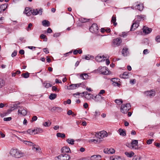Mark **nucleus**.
Wrapping results in <instances>:
<instances>
[{"label":"nucleus","instance_id":"nucleus-1","mask_svg":"<svg viewBox=\"0 0 160 160\" xmlns=\"http://www.w3.org/2000/svg\"><path fill=\"white\" fill-rule=\"evenodd\" d=\"M102 58H103V59L102 60H109V57L108 56H105L104 55L101 56L100 54H98L95 58L94 56L90 55H88L87 56L83 55L82 56V59H85L86 60H92L94 59L95 60H98V59H102Z\"/></svg>","mask_w":160,"mask_h":160},{"label":"nucleus","instance_id":"nucleus-2","mask_svg":"<svg viewBox=\"0 0 160 160\" xmlns=\"http://www.w3.org/2000/svg\"><path fill=\"white\" fill-rule=\"evenodd\" d=\"M10 154L12 157L15 158H19L25 156L24 153L22 152L21 151L17 149H12L10 152Z\"/></svg>","mask_w":160,"mask_h":160},{"label":"nucleus","instance_id":"nucleus-3","mask_svg":"<svg viewBox=\"0 0 160 160\" xmlns=\"http://www.w3.org/2000/svg\"><path fill=\"white\" fill-rule=\"evenodd\" d=\"M131 108L130 103L122 105L120 108L121 112L124 114L127 113L131 109Z\"/></svg>","mask_w":160,"mask_h":160},{"label":"nucleus","instance_id":"nucleus-4","mask_svg":"<svg viewBox=\"0 0 160 160\" xmlns=\"http://www.w3.org/2000/svg\"><path fill=\"white\" fill-rule=\"evenodd\" d=\"M98 70L99 73L103 75H108L110 74V71L106 67H102L101 66L98 68Z\"/></svg>","mask_w":160,"mask_h":160},{"label":"nucleus","instance_id":"nucleus-5","mask_svg":"<svg viewBox=\"0 0 160 160\" xmlns=\"http://www.w3.org/2000/svg\"><path fill=\"white\" fill-rule=\"evenodd\" d=\"M70 158V156L66 153H62L55 157L56 160H69Z\"/></svg>","mask_w":160,"mask_h":160},{"label":"nucleus","instance_id":"nucleus-6","mask_svg":"<svg viewBox=\"0 0 160 160\" xmlns=\"http://www.w3.org/2000/svg\"><path fill=\"white\" fill-rule=\"evenodd\" d=\"M98 29L99 28L96 23H93L89 28L90 31L92 33H97Z\"/></svg>","mask_w":160,"mask_h":160},{"label":"nucleus","instance_id":"nucleus-7","mask_svg":"<svg viewBox=\"0 0 160 160\" xmlns=\"http://www.w3.org/2000/svg\"><path fill=\"white\" fill-rule=\"evenodd\" d=\"M122 42V40L120 38H117L114 39L112 41L113 45L114 47L118 46Z\"/></svg>","mask_w":160,"mask_h":160},{"label":"nucleus","instance_id":"nucleus-8","mask_svg":"<svg viewBox=\"0 0 160 160\" xmlns=\"http://www.w3.org/2000/svg\"><path fill=\"white\" fill-rule=\"evenodd\" d=\"M120 79L118 78H113L111 79V81L112 82V84L114 86H118L120 87L121 84L119 83H120Z\"/></svg>","mask_w":160,"mask_h":160},{"label":"nucleus","instance_id":"nucleus-9","mask_svg":"<svg viewBox=\"0 0 160 160\" xmlns=\"http://www.w3.org/2000/svg\"><path fill=\"white\" fill-rule=\"evenodd\" d=\"M139 21L134 20L131 26L130 31H134L139 26Z\"/></svg>","mask_w":160,"mask_h":160},{"label":"nucleus","instance_id":"nucleus-10","mask_svg":"<svg viewBox=\"0 0 160 160\" xmlns=\"http://www.w3.org/2000/svg\"><path fill=\"white\" fill-rule=\"evenodd\" d=\"M134 5H136L137 9L138 10L141 11L143 10L144 6L143 4H140V2H137L134 3Z\"/></svg>","mask_w":160,"mask_h":160},{"label":"nucleus","instance_id":"nucleus-11","mask_svg":"<svg viewBox=\"0 0 160 160\" xmlns=\"http://www.w3.org/2000/svg\"><path fill=\"white\" fill-rule=\"evenodd\" d=\"M144 93L147 96H149L151 97H154L156 94L155 91L154 90H151L149 91H145Z\"/></svg>","mask_w":160,"mask_h":160},{"label":"nucleus","instance_id":"nucleus-12","mask_svg":"<svg viewBox=\"0 0 160 160\" xmlns=\"http://www.w3.org/2000/svg\"><path fill=\"white\" fill-rule=\"evenodd\" d=\"M143 32L146 34H147L150 33L152 31V28H149L146 27L145 26H144L142 29Z\"/></svg>","mask_w":160,"mask_h":160},{"label":"nucleus","instance_id":"nucleus-13","mask_svg":"<svg viewBox=\"0 0 160 160\" xmlns=\"http://www.w3.org/2000/svg\"><path fill=\"white\" fill-rule=\"evenodd\" d=\"M105 133L104 132L103 133L101 132L99 133H97L96 136L98 138L102 139L103 138L107 137L108 136L107 132H105Z\"/></svg>","mask_w":160,"mask_h":160},{"label":"nucleus","instance_id":"nucleus-14","mask_svg":"<svg viewBox=\"0 0 160 160\" xmlns=\"http://www.w3.org/2000/svg\"><path fill=\"white\" fill-rule=\"evenodd\" d=\"M61 152L62 153H68L71 152L70 148L68 146H65L63 147L61 149Z\"/></svg>","mask_w":160,"mask_h":160},{"label":"nucleus","instance_id":"nucleus-15","mask_svg":"<svg viewBox=\"0 0 160 160\" xmlns=\"http://www.w3.org/2000/svg\"><path fill=\"white\" fill-rule=\"evenodd\" d=\"M8 6V3H5L0 5V13L5 11Z\"/></svg>","mask_w":160,"mask_h":160},{"label":"nucleus","instance_id":"nucleus-16","mask_svg":"<svg viewBox=\"0 0 160 160\" xmlns=\"http://www.w3.org/2000/svg\"><path fill=\"white\" fill-rule=\"evenodd\" d=\"M104 152L105 153L108 154H113L115 152V150L113 148H107V149H104Z\"/></svg>","mask_w":160,"mask_h":160},{"label":"nucleus","instance_id":"nucleus-17","mask_svg":"<svg viewBox=\"0 0 160 160\" xmlns=\"http://www.w3.org/2000/svg\"><path fill=\"white\" fill-rule=\"evenodd\" d=\"M18 114H22L23 116H25L27 115V110L24 108L22 109V110L19 109L18 111Z\"/></svg>","mask_w":160,"mask_h":160},{"label":"nucleus","instance_id":"nucleus-18","mask_svg":"<svg viewBox=\"0 0 160 160\" xmlns=\"http://www.w3.org/2000/svg\"><path fill=\"white\" fill-rule=\"evenodd\" d=\"M128 48H123L122 50V54L124 56H127L129 54Z\"/></svg>","mask_w":160,"mask_h":160},{"label":"nucleus","instance_id":"nucleus-19","mask_svg":"<svg viewBox=\"0 0 160 160\" xmlns=\"http://www.w3.org/2000/svg\"><path fill=\"white\" fill-rule=\"evenodd\" d=\"M118 131L119 133V134L123 136H125L126 135V131L125 129H122L120 128L119 129Z\"/></svg>","mask_w":160,"mask_h":160},{"label":"nucleus","instance_id":"nucleus-20","mask_svg":"<svg viewBox=\"0 0 160 160\" xmlns=\"http://www.w3.org/2000/svg\"><path fill=\"white\" fill-rule=\"evenodd\" d=\"M76 84H72L69 85V86H67V89L68 90H73L75 89H76L77 88V86H76Z\"/></svg>","mask_w":160,"mask_h":160},{"label":"nucleus","instance_id":"nucleus-21","mask_svg":"<svg viewBox=\"0 0 160 160\" xmlns=\"http://www.w3.org/2000/svg\"><path fill=\"white\" fill-rule=\"evenodd\" d=\"M35 132L34 134H38L39 133H41L43 132V130L40 128L35 127Z\"/></svg>","mask_w":160,"mask_h":160},{"label":"nucleus","instance_id":"nucleus-22","mask_svg":"<svg viewBox=\"0 0 160 160\" xmlns=\"http://www.w3.org/2000/svg\"><path fill=\"white\" fill-rule=\"evenodd\" d=\"M42 24L45 27H49L50 26V22L47 20H43L42 22Z\"/></svg>","mask_w":160,"mask_h":160},{"label":"nucleus","instance_id":"nucleus-23","mask_svg":"<svg viewBox=\"0 0 160 160\" xmlns=\"http://www.w3.org/2000/svg\"><path fill=\"white\" fill-rule=\"evenodd\" d=\"M14 110V109H12V108L8 109L6 112H4L2 114V117L7 116L8 114L10 113L11 112Z\"/></svg>","mask_w":160,"mask_h":160},{"label":"nucleus","instance_id":"nucleus-24","mask_svg":"<svg viewBox=\"0 0 160 160\" xmlns=\"http://www.w3.org/2000/svg\"><path fill=\"white\" fill-rule=\"evenodd\" d=\"M116 16H114V15H113L112 18L111 22L113 23V25L114 26H116L117 24V22H116Z\"/></svg>","mask_w":160,"mask_h":160},{"label":"nucleus","instance_id":"nucleus-25","mask_svg":"<svg viewBox=\"0 0 160 160\" xmlns=\"http://www.w3.org/2000/svg\"><path fill=\"white\" fill-rule=\"evenodd\" d=\"M125 154L128 157L131 158L134 156V153L133 152L131 151L129 152H126L125 153Z\"/></svg>","mask_w":160,"mask_h":160},{"label":"nucleus","instance_id":"nucleus-26","mask_svg":"<svg viewBox=\"0 0 160 160\" xmlns=\"http://www.w3.org/2000/svg\"><path fill=\"white\" fill-rule=\"evenodd\" d=\"M27 132H28V134L31 135H34V133L35 132H36L35 128L34 129H28L27 130Z\"/></svg>","mask_w":160,"mask_h":160},{"label":"nucleus","instance_id":"nucleus-27","mask_svg":"<svg viewBox=\"0 0 160 160\" xmlns=\"http://www.w3.org/2000/svg\"><path fill=\"white\" fill-rule=\"evenodd\" d=\"M24 143L26 145H28L29 146H32L33 147L34 146H36L35 144L30 141H24Z\"/></svg>","mask_w":160,"mask_h":160},{"label":"nucleus","instance_id":"nucleus-28","mask_svg":"<svg viewBox=\"0 0 160 160\" xmlns=\"http://www.w3.org/2000/svg\"><path fill=\"white\" fill-rule=\"evenodd\" d=\"M97 158H98L99 159H101V157L100 155H93L91 157V160H96Z\"/></svg>","mask_w":160,"mask_h":160},{"label":"nucleus","instance_id":"nucleus-29","mask_svg":"<svg viewBox=\"0 0 160 160\" xmlns=\"http://www.w3.org/2000/svg\"><path fill=\"white\" fill-rule=\"evenodd\" d=\"M57 95L55 93H51L49 97V98L51 100H53L57 98Z\"/></svg>","mask_w":160,"mask_h":160},{"label":"nucleus","instance_id":"nucleus-30","mask_svg":"<svg viewBox=\"0 0 160 160\" xmlns=\"http://www.w3.org/2000/svg\"><path fill=\"white\" fill-rule=\"evenodd\" d=\"M89 20V19H88L87 18H79V21L82 23H85L88 22Z\"/></svg>","mask_w":160,"mask_h":160},{"label":"nucleus","instance_id":"nucleus-31","mask_svg":"<svg viewBox=\"0 0 160 160\" xmlns=\"http://www.w3.org/2000/svg\"><path fill=\"white\" fill-rule=\"evenodd\" d=\"M56 136L58 138H65L66 136L65 134L64 133L60 132L57 133Z\"/></svg>","mask_w":160,"mask_h":160},{"label":"nucleus","instance_id":"nucleus-32","mask_svg":"<svg viewBox=\"0 0 160 160\" xmlns=\"http://www.w3.org/2000/svg\"><path fill=\"white\" fill-rule=\"evenodd\" d=\"M66 141L69 144L72 145H73L74 144V142H75V141L74 139L71 138L68 139Z\"/></svg>","mask_w":160,"mask_h":160},{"label":"nucleus","instance_id":"nucleus-33","mask_svg":"<svg viewBox=\"0 0 160 160\" xmlns=\"http://www.w3.org/2000/svg\"><path fill=\"white\" fill-rule=\"evenodd\" d=\"M41 39H43L44 41L47 42L48 40V38L46 36L43 34H42L40 36Z\"/></svg>","mask_w":160,"mask_h":160},{"label":"nucleus","instance_id":"nucleus-34","mask_svg":"<svg viewBox=\"0 0 160 160\" xmlns=\"http://www.w3.org/2000/svg\"><path fill=\"white\" fill-rule=\"evenodd\" d=\"M105 91L104 90H101L99 92L98 94V98H99V99H101L102 98L101 96L102 94H103L105 92Z\"/></svg>","mask_w":160,"mask_h":160},{"label":"nucleus","instance_id":"nucleus-35","mask_svg":"<svg viewBox=\"0 0 160 160\" xmlns=\"http://www.w3.org/2000/svg\"><path fill=\"white\" fill-rule=\"evenodd\" d=\"M115 102L119 105L122 104L123 103V101L122 99H116L115 100Z\"/></svg>","mask_w":160,"mask_h":160},{"label":"nucleus","instance_id":"nucleus-36","mask_svg":"<svg viewBox=\"0 0 160 160\" xmlns=\"http://www.w3.org/2000/svg\"><path fill=\"white\" fill-rule=\"evenodd\" d=\"M21 76L25 78H28L29 76V73L28 72H27L25 73H22Z\"/></svg>","mask_w":160,"mask_h":160},{"label":"nucleus","instance_id":"nucleus-37","mask_svg":"<svg viewBox=\"0 0 160 160\" xmlns=\"http://www.w3.org/2000/svg\"><path fill=\"white\" fill-rule=\"evenodd\" d=\"M32 14L33 15H36L38 14H39V12L37 9L32 10Z\"/></svg>","mask_w":160,"mask_h":160},{"label":"nucleus","instance_id":"nucleus-38","mask_svg":"<svg viewBox=\"0 0 160 160\" xmlns=\"http://www.w3.org/2000/svg\"><path fill=\"white\" fill-rule=\"evenodd\" d=\"M5 84L4 81L1 78H0V88L2 87Z\"/></svg>","mask_w":160,"mask_h":160},{"label":"nucleus","instance_id":"nucleus-39","mask_svg":"<svg viewBox=\"0 0 160 160\" xmlns=\"http://www.w3.org/2000/svg\"><path fill=\"white\" fill-rule=\"evenodd\" d=\"M21 73V72L19 70H17L15 72H12V76L15 77L16 74H19Z\"/></svg>","mask_w":160,"mask_h":160},{"label":"nucleus","instance_id":"nucleus-40","mask_svg":"<svg viewBox=\"0 0 160 160\" xmlns=\"http://www.w3.org/2000/svg\"><path fill=\"white\" fill-rule=\"evenodd\" d=\"M138 140H132L131 144L132 145H135L136 146H138Z\"/></svg>","mask_w":160,"mask_h":160},{"label":"nucleus","instance_id":"nucleus-41","mask_svg":"<svg viewBox=\"0 0 160 160\" xmlns=\"http://www.w3.org/2000/svg\"><path fill=\"white\" fill-rule=\"evenodd\" d=\"M51 124V122H45L43 124V125L46 127H48L50 126Z\"/></svg>","mask_w":160,"mask_h":160},{"label":"nucleus","instance_id":"nucleus-42","mask_svg":"<svg viewBox=\"0 0 160 160\" xmlns=\"http://www.w3.org/2000/svg\"><path fill=\"white\" fill-rule=\"evenodd\" d=\"M141 158V157L138 156H135L133 158L132 160H140Z\"/></svg>","mask_w":160,"mask_h":160},{"label":"nucleus","instance_id":"nucleus-43","mask_svg":"<svg viewBox=\"0 0 160 160\" xmlns=\"http://www.w3.org/2000/svg\"><path fill=\"white\" fill-rule=\"evenodd\" d=\"M32 24L31 23H29L28 25V27L26 28L27 31H29L31 30L32 29L31 27H32Z\"/></svg>","mask_w":160,"mask_h":160},{"label":"nucleus","instance_id":"nucleus-44","mask_svg":"<svg viewBox=\"0 0 160 160\" xmlns=\"http://www.w3.org/2000/svg\"><path fill=\"white\" fill-rule=\"evenodd\" d=\"M52 90L53 91H55L58 92L59 91V90H58L57 88L55 86H53L52 87Z\"/></svg>","mask_w":160,"mask_h":160},{"label":"nucleus","instance_id":"nucleus-45","mask_svg":"<svg viewBox=\"0 0 160 160\" xmlns=\"http://www.w3.org/2000/svg\"><path fill=\"white\" fill-rule=\"evenodd\" d=\"M89 142H94V143L95 144H98V139L96 140L95 139H91L89 140Z\"/></svg>","mask_w":160,"mask_h":160},{"label":"nucleus","instance_id":"nucleus-46","mask_svg":"<svg viewBox=\"0 0 160 160\" xmlns=\"http://www.w3.org/2000/svg\"><path fill=\"white\" fill-rule=\"evenodd\" d=\"M38 119L37 117L36 116H33L32 118V120H31V122H33L34 121H35L37 120Z\"/></svg>","mask_w":160,"mask_h":160},{"label":"nucleus","instance_id":"nucleus-47","mask_svg":"<svg viewBox=\"0 0 160 160\" xmlns=\"http://www.w3.org/2000/svg\"><path fill=\"white\" fill-rule=\"evenodd\" d=\"M155 40L157 42H160V36L158 35L155 37Z\"/></svg>","mask_w":160,"mask_h":160},{"label":"nucleus","instance_id":"nucleus-48","mask_svg":"<svg viewBox=\"0 0 160 160\" xmlns=\"http://www.w3.org/2000/svg\"><path fill=\"white\" fill-rule=\"evenodd\" d=\"M154 141L153 139H149L147 141V143L148 144H150L152 143V142Z\"/></svg>","mask_w":160,"mask_h":160},{"label":"nucleus","instance_id":"nucleus-49","mask_svg":"<svg viewBox=\"0 0 160 160\" xmlns=\"http://www.w3.org/2000/svg\"><path fill=\"white\" fill-rule=\"evenodd\" d=\"M12 118L11 117H9L8 118H3V120L4 121H10L12 120Z\"/></svg>","mask_w":160,"mask_h":160},{"label":"nucleus","instance_id":"nucleus-50","mask_svg":"<svg viewBox=\"0 0 160 160\" xmlns=\"http://www.w3.org/2000/svg\"><path fill=\"white\" fill-rule=\"evenodd\" d=\"M32 59H38L39 60H45V58L44 57H41L40 59L37 58V56H34V57L32 58Z\"/></svg>","mask_w":160,"mask_h":160},{"label":"nucleus","instance_id":"nucleus-51","mask_svg":"<svg viewBox=\"0 0 160 160\" xmlns=\"http://www.w3.org/2000/svg\"><path fill=\"white\" fill-rule=\"evenodd\" d=\"M128 72H125L123 74V75L124 77H126V79L128 78Z\"/></svg>","mask_w":160,"mask_h":160},{"label":"nucleus","instance_id":"nucleus-52","mask_svg":"<svg viewBox=\"0 0 160 160\" xmlns=\"http://www.w3.org/2000/svg\"><path fill=\"white\" fill-rule=\"evenodd\" d=\"M72 51H70L69 52H67L64 54V55L65 57H67L69 55H72Z\"/></svg>","mask_w":160,"mask_h":160},{"label":"nucleus","instance_id":"nucleus-53","mask_svg":"<svg viewBox=\"0 0 160 160\" xmlns=\"http://www.w3.org/2000/svg\"><path fill=\"white\" fill-rule=\"evenodd\" d=\"M52 86V85L49 83L47 82L46 84L44 86V87L46 88H48Z\"/></svg>","mask_w":160,"mask_h":160},{"label":"nucleus","instance_id":"nucleus-54","mask_svg":"<svg viewBox=\"0 0 160 160\" xmlns=\"http://www.w3.org/2000/svg\"><path fill=\"white\" fill-rule=\"evenodd\" d=\"M100 112H99L98 111H96L95 112V114L94 115V116L95 117H98V116H99L100 115Z\"/></svg>","mask_w":160,"mask_h":160},{"label":"nucleus","instance_id":"nucleus-55","mask_svg":"<svg viewBox=\"0 0 160 160\" xmlns=\"http://www.w3.org/2000/svg\"><path fill=\"white\" fill-rule=\"evenodd\" d=\"M61 35V33L60 32H57L53 34V37H59Z\"/></svg>","mask_w":160,"mask_h":160},{"label":"nucleus","instance_id":"nucleus-56","mask_svg":"<svg viewBox=\"0 0 160 160\" xmlns=\"http://www.w3.org/2000/svg\"><path fill=\"white\" fill-rule=\"evenodd\" d=\"M17 53V50H14L12 54V57H14L16 56Z\"/></svg>","mask_w":160,"mask_h":160},{"label":"nucleus","instance_id":"nucleus-57","mask_svg":"<svg viewBox=\"0 0 160 160\" xmlns=\"http://www.w3.org/2000/svg\"><path fill=\"white\" fill-rule=\"evenodd\" d=\"M19 40L22 42L24 43L26 42V40L23 37H20L19 38Z\"/></svg>","mask_w":160,"mask_h":160},{"label":"nucleus","instance_id":"nucleus-58","mask_svg":"<svg viewBox=\"0 0 160 160\" xmlns=\"http://www.w3.org/2000/svg\"><path fill=\"white\" fill-rule=\"evenodd\" d=\"M62 110H63L61 108L57 107V112H61Z\"/></svg>","mask_w":160,"mask_h":160},{"label":"nucleus","instance_id":"nucleus-59","mask_svg":"<svg viewBox=\"0 0 160 160\" xmlns=\"http://www.w3.org/2000/svg\"><path fill=\"white\" fill-rule=\"evenodd\" d=\"M32 10H30L28 12L26 13V15L28 16H30L31 14H32Z\"/></svg>","mask_w":160,"mask_h":160},{"label":"nucleus","instance_id":"nucleus-60","mask_svg":"<svg viewBox=\"0 0 160 160\" xmlns=\"http://www.w3.org/2000/svg\"><path fill=\"white\" fill-rule=\"evenodd\" d=\"M52 31L51 29L49 28L47 29V32L48 33H51L52 32Z\"/></svg>","mask_w":160,"mask_h":160},{"label":"nucleus","instance_id":"nucleus-61","mask_svg":"<svg viewBox=\"0 0 160 160\" xmlns=\"http://www.w3.org/2000/svg\"><path fill=\"white\" fill-rule=\"evenodd\" d=\"M43 51L46 54L48 53L49 52L48 48H43Z\"/></svg>","mask_w":160,"mask_h":160},{"label":"nucleus","instance_id":"nucleus-62","mask_svg":"<svg viewBox=\"0 0 160 160\" xmlns=\"http://www.w3.org/2000/svg\"><path fill=\"white\" fill-rule=\"evenodd\" d=\"M19 53L21 55H23L24 53V51L23 49H21L19 52Z\"/></svg>","mask_w":160,"mask_h":160},{"label":"nucleus","instance_id":"nucleus-63","mask_svg":"<svg viewBox=\"0 0 160 160\" xmlns=\"http://www.w3.org/2000/svg\"><path fill=\"white\" fill-rule=\"evenodd\" d=\"M73 114V112L71 110H69L67 112V114L68 115H70Z\"/></svg>","mask_w":160,"mask_h":160},{"label":"nucleus","instance_id":"nucleus-64","mask_svg":"<svg viewBox=\"0 0 160 160\" xmlns=\"http://www.w3.org/2000/svg\"><path fill=\"white\" fill-rule=\"evenodd\" d=\"M116 157H117V158H118V160H125V159L124 158H121L119 156H116Z\"/></svg>","mask_w":160,"mask_h":160}]
</instances>
